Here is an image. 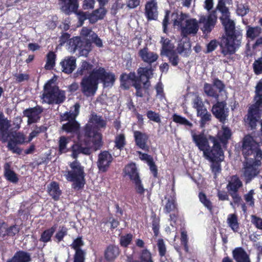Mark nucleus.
Masks as SVG:
<instances>
[{"mask_svg":"<svg viewBox=\"0 0 262 262\" xmlns=\"http://www.w3.org/2000/svg\"><path fill=\"white\" fill-rule=\"evenodd\" d=\"M168 57L169 62L173 67H177L180 61V58L178 53L175 50H172L164 54Z\"/></svg>","mask_w":262,"mask_h":262,"instance_id":"603ef678","label":"nucleus"},{"mask_svg":"<svg viewBox=\"0 0 262 262\" xmlns=\"http://www.w3.org/2000/svg\"><path fill=\"white\" fill-rule=\"evenodd\" d=\"M113 158L108 151H101L98 155V159L97 165L99 171L101 172H106L112 162Z\"/></svg>","mask_w":262,"mask_h":262,"instance_id":"f3484780","label":"nucleus"},{"mask_svg":"<svg viewBox=\"0 0 262 262\" xmlns=\"http://www.w3.org/2000/svg\"><path fill=\"white\" fill-rule=\"evenodd\" d=\"M93 71L98 83H101L104 88H111L114 85L116 78L114 73L107 72L103 67L95 68Z\"/></svg>","mask_w":262,"mask_h":262,"instance_id":"1a4fd4ad","label":"nucleus"},{"mask_svg":"<svg viewBox=\"0 0 262 262\" xmlns=\"http://www.w3.org/2000/svg\"><path fill=\"white\" fill-rule=\"evenodd\" d=\"M56 54L53 51H49L47 54V61L45 66L46 70H52L55 66Z\"/></svg>","mask_w":262,"mask_h":262,"instance_id":"8fccbe9b","label":"nucleus"},{"mask_svg":"<svg viewBox=\"0 0 262 262\" xmlns=\"http://www.w3.org/2000/svg\"><path fill=\"white\" fill-rule=\"evenodd\" d=\"M187 17V15L185 13H181L180 15H179L177 13H173L171 14V18L173 21V25L180 27L182 29V23L184 19Z\"/></svg>","mask_w":262,"mask_h":262,"instance_id":"864d4df0","label":"nucleus"},{"mask_svg":"<svg viewBox=\"0 0 262 262\" xmlns=\"http://www.w3.org/2000/svg\"><path fill=\"white\" fill-rule=\"evenodd\" d=\"M74 110L71 112H66L62 115H60V119L61 121H68V122L72 121V120H76L77 116L79 113L80 105L79 103H76L74 105Z\"/></svg>","mask_w":262,"mask_h":262,"instance_id":"ea45409f","label":"nucleus"},{"mask_svg":"<svg viewBox=\"0 0 262 262\" xmlns=\"http://www.w3.org/2000/svg\"><path fill=\"white\" fill-rule=\"evenodd\" d=\"M25 143H26L25 136L21 133H17L13 135L12 138L8 141L7 147L8 150L13 153L20 155L22 149L17 145L23 144Z\"/></svg>","mask_w":262,"mask_h":262,"instance_id":"dca6fc26","label":"nucleus"},{"mask_svg":"<svg viewBox=\"0 0 262 262\" xmlns=\"http://www.w3.org/2000/svg\"><path fill=\"white\" fill-rule=\"evenodd\" d=\"M9 127L10 124L8 121L4 118L2 113H0V141L4 143L8 141L9 136L8 133Z\"/></svg>","mask_w":262,"mask_h":262,"instance_id":"7c9ffc66","label":"nucleus"},{"mask_svg":"<svg viewBox=\"0 0 262 262\" xmlns=\"http://www.w3.org/2000/svg\"><path fill=\"white\" fill-rule=\"evenodd\" d=\"M128 75L129 80L132 82V86L136 90V95L139 97L144 96L143 89L140 80V76L139 75L137 76L135 72H130Z\"/></svg>","mask_w":262,"mask_h":262,"instance_id":"cd10ccee","label":"nucleus"},{"mask_svg":"<svg viewBox=\"0 0 262 262\" xmlns=\"http://www.w3.org/2000/svg\"><path fill=\"white\" fill-rule=\"evenodd\" d=\"M227 222L229 227L234 232H237L239 229L237 215L235 213L229 214L228 215Z\"/></svg>","mask_w":262,"mask_h":262,"instance_id":"c03bdc74","label":"nucleus"},{"mask_svg":"<svg viewBox=\"0 0 262 262\" xmlns=\"http://www.w3.org/2000/svg\"><path fill=\"white\" fill-rule=\"evenodd\" d=\"M254 190L251 189L247 193L244 195V199L246 202V204L251 207H253L255 204V199L254 198Z\"/></svg>","mask_w":262,"mask_h":262,"instance_id":"13d9d810","label":"nucleus"},{"mask_svg":"<svg viewBox=\"0 0 262 262\" xmlns=\"http://www.w3.org/2000/svg\"><path fill=\"white\" fill-rule=\"evenodd\" d=\"M241 150L245 159L243 162V175L248 183L259 173L257 167L261 163L262 150L259 143L249 135L243 138Z\"/></svg>","mask_w":262,"mask_h":262,"instance_id":"f03ea898","label":"nucleus"},{"mask_svg":"<svg viewBox=\"0 0 262 262\" xmlns=\"http://www.w3.org/2000/svg\"><path fill=\"white\" fill-rule=\"evenodd\" d=\"M83 245L82 236L77 237L71 245V248L75 250L73 262H85L86 252L81 248Z\"/></svg>","mask_w":262,"mask_h":262,"instance_id":"f8f14e48","label":"nucleus"},{"mask_svg":"<svg viewBox=\"0 0 262 262\" xmlns=\"http://www.w3.org/2000/svg\"><path fill=\"white\" fill-rule=\"evenodd\" d=\"M165 199L167 200V202L164 207V213H170L178 209L176 201L173 198L171 197L167 198L165 196Z\"/></svg>","mask_w":262,"mask_h":262,"instance_id":"09e8293b","label":"nucleus"},{"mask_svg":"<svg viewBox=\"0 0 262 262\" xmlns=\"http://www.w3.org/2000/svg\"><path fill=\"white\" fill-rule=\"evenodd\" d=\"M198 22L195 18H190L185 21V25L182 27L181 35L186 37L189 34H195L199 30Z\"/></svg>","mask_w":262,"mask_h":262,"instance_id":"4be33fe9","label":"nucleus"},{"mask_svg":"<svg viewBox=\"0 0 262 262\" xmlns=\"http://www.w3.org/2000/svg\"><path fill=\"white\" fill-rule=\"evenodd\" d=\"M70 45L75 52L78 50L81 56L86 57L92 50V41L90 39L75 37L70 41Z\"/></svg>","mask_w":262,"mask_h":262,"instance_id":"9d476101","label":"nucleus"},{"mask_svg":"<svg viewBox=\"0 0 262 262\" xmlns=\"http://www.w3.org/2000/svg\"><path fill=\"white\" fill-rule=\"evenodd\" d=\"M93 69V65L92 63L86 60H82L76 72L74 73L73 77L77 78L83 76H86L92 72L94 70Z\"/></svg>","mask_w":262,"mask_h":262,"instance_id":"bb28decb","label":"nucleus"},{"mask_svg":"<svg viewBox=\"0 0 262 262\" xmlns=\"http://www.w3.org/2000/svg\"><path fill=\"white\" fill-rule=\"evenodd\" d=\"M251 223L254 227L259 230H262V218L256 215L250 216Z\"/></svg>","mask_w":262,"mask_h":262,"instance_id":"69168bd1","label":"nucleus"},{"mask_svg":"<svg viewBox=\"0 0 262 262\" xmlns=\"http://www.w3.org/2000/svg\"><path fill=\"white\" fill-rule=\"evenodd\" d=\"M226 105L225 101H217L213 105L211 110L214 116L223 124L225 123L229 116V111Z\"/></svg>","mask_w":262,"mask_h":262,"instance_id":"9b49d317","label":"nucleus"},{"mask_svg":"<svg viewBox=\"0 0 262 262\" xmlns=\"http://www.w3.org/2000/svg\"><path fill=\"white\" fill-rule=\"evenodd\" d=\"M138 55L142 60L148 63L149 66H151V64L156 61L159 58V56L156 53L149 51L146 47L140 49Z\"/></svg>","mask_w":262,"mask_h":262,"instance_id":"b1692460","label":"nucleus"},{"mask_svg":"<svg viewBox=\"0 0 262 262\" xmlns=\"http://www.w3.org/2000/svg\"><path fill=\"white\" fill-rule=\"evenodd\" d=\"M102 134L90 123H86L78 135V140L83 142L84 145L92 144L95 150L99 149L102 145Z\"/></svg>","mask_w":262,"mask_h":262,"instance_id":"20e7f679","label":"nucleus"},{"mask_svg":"<svg viewBox=\"0 0 262 262\" xmlns=\"http://www.w3.org/2000/svg\"><path fill=\"white\" fill-rule=\"evenodd\" d=\"M19 231V228L16 225L9 226L7 222L0 220V238L3 239L6 237H14Z\"/></svg>","mask_w":262,"mask_h":262,"instance_id":"aec40b11","label":"nucleus"},{"mask_svg":"<svg viewBox=\"0 0 262 262\" xmlns=\"http://www.w3.org/2000/svg\"><path fill=\"white\" fill-rule=\"evenodd\" d=\"M243 186V183L237 175H233L227 185L226 188L229 193L238 192V190Z\"/></svg>","mask_w":262,"mask_h":262,"instance_id":"e433bc0d","label":"nucleus"},{"mask_svg":"<svg viewBox=\"0 0 262 262\" xmlns=\"http://www.w3.org/2000/svg\"><path fill=\"white\" fill-rule=\"evenodd\" d=\"M154 69L152 68L151 66L147 67H140L137 70V74L140 76V80L142 82V77L144 76L146 78V80L142 82L143 89L144 93H148L149 88L151 85L150 79L153 75Z\"/></svg>","mask_w":262,"mask_h":262,"instance_id":"6ab92c4d","label":"nucleus"},{"mask_svg":"<svg viewBox=\"0 0 262 262\" xmlns=\"http://www.w3.org/2000/svg\"><path fill=\"white\" fill-rule=\"evenodd\" d=\"M42 96L45 101L49 104H61L66 99L64 91L59 90L58 86L53 85L49 82L44 86Z\"/></svg>","mask_w":262,"mask_h":262,"instance_id":"423d86ee","label":"nucleus"},{"mask_svg":"<svg viewBox=\"0 0 262 262\" xmlns=\"http://www.w3.org/2000/svg\"><path fill=\"white\" fill-rule=\"evenodd\" d=\"M133 133L135 145L145 151H149V135L145 132L139 130H133Z\"/></svg>","mask_w":262,"mask_h":262,"instance_id":"ddd939ff","label":"nucleus"},{"mask_svg":"<svg viewBox=\"0 0 262 262\" xmlns=\"http://www.w3.org/2000/svg\"><path fill=\"white\" fill-rule=\"evenodd\" d=\"M157 245L160 257L162 258L163 257L165 256L167 253V248L164 239L162 238L158 239Z\"/></svg>","mask_w":262,"mask_h":262,"instance_id":"680f3d73","label":"nucleus"},{"mask_svg":"<svg viewBox=\"0 0 262 262\" xmlns=\"http://www.w3.org/2000/svg\"><path fill=\"white\" fill-rule=\"evenodd\" d=\"M43 111L42 106L36 105L33 107H29L23 111L24 116L28 118L27 123L30 125L38 122L41 117V115Z\"/></svg>","mask_w":262,"mask_h":262,"instance_id":"4468645a","label":"nucleus"},{"mask_svg":"<svg viewBox=\"0 0 262 262\" xmlns=\"http://www.w3.org/2000/svg\"><path fill=\"white\" fill-rule=\"evenodd\" d=\"M253 71L256 75L262 74V52L261 56L255 59L252 63Z\"/></svg>","mask_w":262,"mask_h":262,"instance_id":"4d7b16f0","label":"nucleus"},{"mask_svg":"<svg viewBox=\"0 0 262 262\" xmlns=\"http://www.w3.org/2000/svg\"><path fill=\"white\" fill-rule=\"evenodd\" d=\"M94 71L88 75L84 76L80 82L81 92L86 97L95 95L98 87V82L96 80Z\"/></svg>","mask_w":262,"mask_h":262,"instance_id":"0eeeda50","label":"nucleus"},{"mask_svg":"<svg viewBox=\"0 0 262 262\" xmlns=\"http://www.w3.org/2000/svg\"><path fill=\"white\" fill-rule=\"evenodd\" d=\"M161 42H162V50L161 54L164 55L167 53H168L169 52H170L171 51L173 50L172 49H170L169 47L170 40L168 38L164 39V37H162L161 38Z\"/></svg>","mask_w":262,"mask_h":262,"instance_id":"0e129e2a","label":"nucleus"},{"mask_svg":"<svg viewBox=\"0 0 262 262\" xmlns=\"http://www.w3.org/2000/svg\"><path fill=\"white\" fill-rule=\"evenodd\" d=\"M61 129L67 134H75L78 137L80 131V125L76 120H72L63 124Z\"/></svg>","mask_w":262,"mask_h":262,"instance_id":"72a5a7b5","label":"nucleus"},{"mask_svg":"<svg viewBox=\"0 0 262 262\" xmlns=\"http://www.w3.org/2000/svg\"><path fill=\"white\" fill-rule=\"evenodd\" d=\"M151 225L152 229L153 230L154 236H157L159 233L160 229V217L157 216V215L154 213L151 215Z\"/></svg>","mask_w":262,"mask_h":262,"instance_id":"6e6d98bb","label":"nucleus"},{"mask_svg":"<svg viewBox=\"0 0 262 262\" xmlns=\"http://www.w3.org/2000/svg\"><path fill=\"white\" fill-rule=\"evenodd\" d=\"M124 172L125 175L129 177L132 182L140 178L135 163H132L126 165L124 169Z\"/></svg>","mask_w":262,"mask_h":262,"instance_id":"79ce46f5","label":"nucleus"},{"mask_svg":"<svg viewBox=\"0 0 262 262\" xmlns=\"http://www.w3.org/2000/svg\"><path fill=\"white\" fill-rule=\"evenodd\" d=\"M193 141L198 146V148L203 151V154L209 147L208 140L203 134L196 135L193 134L192 135Z\"/></svg>","mask_w":262,"mask_h":262,"instance_id":"c756f323","label":"nucleus"},{"mask_svg":"<svg viewBox=\"0 0 262 262\" xmlns=\"http://www.w3.org/2000/svg\"><path fill=\"white\" fill-rule=\"evenodd\" d=\"M72 151L71 156L73 159H77L80 154L89 156L92 153V147L90 145H84L83 142L78 140L70 147Z\"/></svg>","mask_w":262,"mask_h":262,"instance_id":"a211bd4d","label":"nucleus"},{"mask_svg":"<svg viewBox=\"0 0 262 262\" xmlns=\"http://www.w3.org/2000/svg\"><path fill=\"white\" fill-rule=\"evenodd\" d=\"M249 12V7L247 4H241L237 5L236 13L238 15L244 16Z\"/></svg>","mask_w":262,"mask_h":262,"instance_id":"774afa93","label":"nucleus"},{"mask_svg":"<svg viewBox=\"0 0 262 262\" xmlns=\"http://www.w3.org/2000/svg\"><path fill=\"white\" fill-rule=\"evenodd\" d=\"M255 103L248 108L247 118L245 119L251 129H254L262 114V79L257 83L253 98Z\"/></svg>","mask_w":262,"mask_h":262,"instance_id":"7ed1b4c3","label":"nucleus"},{"mask_svg":"<svg viewBox=\"0 0 262 262\" xmlns=\"http://www.w3.org/2000/svg\"><path fill=\"white\" fill-rule=\"evenodd\" d=\"M204 91L208 97L214 98L216 99L219 97V94L211 84L205 83L204 85Z\"/></svg>","mask_w":262,"mask_h":262,"instance_id":"5fc2aeb1","label":"nucleus"},{"mask_svg":"<svg viewBox=\"0 0 262 262\" xmlns=\"http://www.w3.org/2000/svg\"><path fill=\"white\" fill-rule=\"evenodd\" d=\"M31 260L30 253L19 250L17 251L11 258L7 259L6 262H30Z\"/></svg>","mask_w":262,"mask_h":262,"instance_id":"473e14b6","label":"nucleus"},{"mask_svg":"<svg viewBox=\"0 0 262 262\" xmlns=\"http://www.w3.org/2000/svg\"><path fill=\"white\" fill-rule=\"evenodd\" d=\"M232 136V132L230 128L225 125H222L221 129L219 130L216 136H213L217 141L223 144V146H226L228 141Z\"/></svg>","mask_w":262,"mask_h":262,"instance_id":"393cba45","label":"nucleus"},{"mask_svg":"<svg viewBox=\"0 0 262 262\" xmlns=\"http://www.w3.org/2000/svg\"><path fill=\"white\" fill-rule=\"evenodd\" d=\"M89 122L92 123L94 127L98 131L101 129H105L107 125V120L104 119L102 116L98 115L97 114L91 115Z\"/></svg>","mask_w":262,"mask_h":262,"instance_id":"f704fd0d","label":"nucleus"},{"mask_svg":"<svg viewBox=\"0 0 262 262\" xmlns=\"http://www.w3.org/2000/svg\"><path fill=\"white\" fill-rule=\"evenodd\" d=\"M217 17L216 10H212L207 17L202 16L199 19L200 23L204 24L202 30L204 33L208 34L211 32L216 24Z\"/></svg>","mask_w":262,"mask_h":262,"instance_id":"2eb2a0df","label":"nucleus"},{"mask_svg":"<svg viewBox=\"0 0 262 262\" xmlns=\"http://www.w3.org/2000/svg\"><path fill=\"white\" fill-rule=\"evenodd\" d=\"M172 120L173 122L177 123H179L181 125H184L186 126H188L189 127H192V124L186 118L183 117L180 115H179L177 114H174L172 115Z\"/></svg>","mask_w":262,"mask_h":262,"instance_id":"052dcab7","label":"nucleus"},{"mask_svg":"<svg viewBox=\"0 0 262 262\" xmlns=\"http://www.w3.org/2000/svg\"><path fill=\"white\" fill-rule=\"evenodd\" d=\"M69 166L71 170L66 171L64 174L66 180L73 183V188L77 190L83 189L85 184L84 167L77 160L71 162Z\"/></svg>","mask_w":262,"mask_h":262,"instance_id":"39448f33","label":"nucleus"},{"mask_svg":"<svg viewBox=\"0 0 262 262\" xmlns=\"http://www.w3.org/2000/svg\"><path fill=\"white\" fill-rule=\"evenodd\" d=\"M181 244L183 246L184 249L186 253L189 252L188 247V237L187 233V231L185 230H182L181 232V237H180Z\"/></svg>","mask_w":262,"mask_h":262,"instance_id":"e2e57ef3","label":"nucleus"},{"mask_svg":"<svg viewBox=\"0 0 262 262\" xmlns=\"http://www.w3.org/2000/svg\"><path fill=\"white\" fill-rule=\"evenodd\" d=\"M145 14L148 20H157L158 18V4L156 1L151 0L145 5Z\"/></svg>","mask_w":262,"mask_h":262,"instance_id":"5701e85b","label":"nucleus"},{"mask_svg":"<svg viewBox=\"0 0 262 262\" xmlns=\"http://www.w3.org/2000/svg\"><path fill=\"white\" fill-rule=\"evenodd\" d=\"M128 76L126 73H123L120 75V77L121 86L125 90L129 89L130 86L129 81L130 80Z\"/></svg>","mask_w":262,"mask_h":262,"instance_id":"338daca9","label":"nucleus"},{"mask_svg":"<svg viewBox=\"0 0 262 262\" xmlns=\"http://www.w3.org/2000/svg\"><path fill=\"white\" fill-rule=\"evenodd\" d=\"M120 251L118 246L110 244L104 251V257L107 262H113L119 256Z\"/></svg>","mask_w":262,"mask_h":262,"instance_id":"c85d7f7f","label":"nucleus"},{"mask_svg":"<svg viewBox=\"0 0 262 262\" xmlns=\"http://www.w3.org/2000/svg\"><path fill=\"white\" fill-rule=\"evenodd\" d=\"M229 194L231 196L232 201L230 202V205L232 207L241 206L242 211L246 212L247 211V206L245 203L242 200V196L238 192L230 193Z\"/></svg>","mask_w":262,"mask_h":262,"instance_id":"a19ab883","label":"nucleus"},{"mask_svg":"<svg viewBox=\"0 0 262 262\" xmlns=\"http://www.w3.org/2000/svg\"><path fill=\"white\" fill-rule=\"evenodd\" d=\"M246 28V37L251 40H253L258 37L262 32V29L259 26H247Z\"/></svg>","mask_w":262,"mask_h":262,"instance_id":"49530a36","label":"nucleus"},{"mask_svg":"<svg viewBox=\"0 0 262 262\" xmlns=\"http://www.w3.org/2000/svg\"><path fill=\"white\" fill-rule=\"evenodd\" d=\"M69 139L66 136H62L59 138L58 152L59 155L66 154L71 151L70 148L67 147L69 142Z\"/></svg>","mask_w":262,"mask_h":262,"instance_id":"de8ad7c7","label":"nucleus"},{"mask_svg":"<svg viewBox=\"0 0 262 262\" xmlns=\"http://www.w3.org/2000/svg\"><path fill=\"white\" fill-rule=\"evenodd\" d=\"M232 254L236 262H251L249 255L243 247L234 248L232 250Z\"/></svg>","mask_w":262,"mask_h":262,"instance_id":"2f4dec72","label":"nucleus"},{"mask_svg":"<svg viewBox=\"0 0 262 262\" xmlns=\"http://www.w3.org/2000/svg\"><path fill=\"white\" fill-rule=\"evenodd\" d=\"M61 2V9L66 14H69L77 11L78 7V0H59Z\"/></svg>","mask_w":262,"mask_h":262,"instance_id":"c9c22d12","label":"nucleus"},{"mask_svg":"<svg viewBox=\"0 0 262 262\" xmlns=\"http://www.w3.org/2000/svg\"><path fill=\"white\" fill-rule=\"evenodd\" d=\"M107 11L104 7L100 6V8L94 10L89 16L90 22L92 24L96 23L98 20L104 18Z\"/></svg>","mask_w":262,"mask_h":262,"instance_id":"58836bf2","label":"nucleus"},{"mask_svg":"<svg viewBox=\"0 0 262 262\" xmlns=\"http://www.w3.org/2000/svg\"><path fill=\"white\" fill-rule=\"evenodd\" d=\"M4 176L6 179L13 183H16L18 181V178L16 173L11 169L10 164L6 163L4 166Z\"/></svg>","mask_w":262,"mask_h":262,"instance_id":"37998d69","label":"nucleus"},{"mask_svg":"<svg viewBox=\"0 0 262 262\" xmlns=\"http://www.w3.org/2000/svg\"><path fill=\"white\" fill-rule=\"evenodd\" d=\"M47 192L55 201L59 200L60 196L62 193L59 184L55 181L51 182L48 186Z\"/></svg>","mask_w":262,"mask_h":262,"instance_id":"4c0bfd02","label":"nucleus"},{"mask_svg":"<svg viewBox=\"0 0 262 262\" xmlns=\"http://www.w3.org/2000/svg\"><path fill=\"white\" fill-rule=\"evenodd\" d=\"M209 139L213 143V146L211 148L209 146L204 156L211 162L216 161L222 162L224 159V155L221 143L213 136H209Z\"/></svg>","mask_w":262,"mask_h":262,"instance_id":"6e6552de","label":"nucleus"},{"mask_svg":"<svg viewBox=\"0 0 262 262\" xmlns=\"http://www.w3.org/2000/svg\"><path fill=\"white\" fill-rule=\"evenodd\" d=\"M57 226V224H54L51 228L44 230L41 234L39 241L45 243L50 242L52 236L56 230Z\"/></svg>","mask_w":262,"mask_h":262,"instance_id":"a18cd8bd","label":"nucleus"},{"mask_svg":"<svg viewBox=\"0 0 262 262\" xmlns=\"http://www.w3.org/2000/svg\"><path fill=\"white\" fill-rule=\"evenodd\" d=\"M60 70L66 74H71L76 68V58L73 56L65 57L59 63Z\"/></svg>","mask_w":262,"mask_h":262,"instance_id":"412c9836","label":"nucleus"},{"mask_svg":"<svg viewBox=\"0 0 262 262\" xmlns=\"http://www.w3.org/2000/svg\"><path fill=\"white\" fill-rule=\"evenodd\" d=\"M154 261L151 252L147 248L140 251L139 259H135L132 254L126 256V262H152Z\"/></svg>","mask_w":262,"mask_h":262,"instance_id":"a878e982","label":"nucleus"},{"mask_svg":"<svg viewBox=\"0 0 262 262\" xmlns=\"http://www.w3.org/2000/svg\"><path fill=\"white\" fill-rule=\"evenodd\" d=\"M199 198L200 202L206 207L210 212L212 211L213 206L211 202L207 198L206 195L203 192H200L199 194Z\"/></svg>","mask_w":262,"mask_h":262,"instance_id":"bf43d9fd","label":"nucleus"},{"mask_svg":"<svg viewBox=\"0 0 262 262\" xmlns=\"http://www.w3.org/2000/svg\"><path fill=\"white\" fill-rule=\"evenodd\" d=\"M232 0H218L215 10L221 13L219 19L224 26L226 37H223L220 45L221 53L224 56L234 54L241 43L242 34L235 30V23L231 19V13L226 4Z\"/></svg>","mask_w":262,"mask_h":262,"instance_id":"f257e3e1","label":"nucleus"},{"mask_svg":"<svg viewBox=\"0 0 262 262\" xmlns=\"http://www.w3.org/2000/svg\"><path fill=\"white\" fill-rule=\"evenodd\" d=\"M115 147L121 150L123 149L126 144L125 136L124 134H120L115 137Z\"/></svg>","mask_w":262,"mask_h":262,"instance_id":"3c124183","label":"nucleus"}]
</instances>
